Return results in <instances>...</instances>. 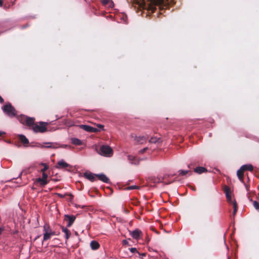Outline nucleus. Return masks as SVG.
Segmentation results:
<instances>
[{"mask_svg": "<svg viewBox=\"0 0 259 259\" xmlns=\"http://www.w3.org/2000/svg\"><path fill=\"white\" fill-rule=\"evenodd\" d=\"M4 230V228H2L0 227V235L2 234V232Z\"/></svg>", "mask_w": 259, "mask_h": 259, "instance_id": "obj_38", "label": "nucleus"}, {"mask_svg": "<svg viewBox=\"0 0 259 259\" xmlns=\"http://www.w3.org/2000/svg\"><path fill=\"white\" fill-rule=\"evenodd\" d=\"M62 147H67V145H64V146H61Z\"/></svg>", "mask_w": 259, "mask_h": 259, "instance_id": "obj_40", "label": "nucleus"}, {"mask_svg": "<svg viewBox=\"0 0 259 259\" xmlns=\"http://www.w3.org/2000/svg\"><path fill=\"white\" fill-rule=\"evenodd\" d=\"M224 191H225L228 202H229L230 204L232 203V202L234 201L235 200H233L232 199V197H231L232 193H231L230 188L229 187L226 186L224 187Z\"/></svg>", "mask_w": 259, "mask_h": 259, "instance_id": "obj_8", "label": "nucleus"}, {"mask_svg": "<svg viewBox=\"0 0 259 259\" xmlns=\"http://www.w3.org/2000/svg\"><path fill=\"white\" fill-rule=\"evenodd\" d=\"M188 167H189V168H190V167H191V165H190H190H188Z\"/></svg>", "mask_w": 259, "mask_h": 259, "instance_id": "obj_42", "label": "nucleus"}, {"mask_svg": "<svg viewBox=\"0 0 259 259\" xmlns=\"http://www.w3.org/2000/svg\"><path fill=\"white\" fill-rule=\"evenodd\" d=\"M130 234L133 238L135 239H138L142 234V232L138 229H136L132 232H131Z\"/></svg>", "mask_w": 259, "mask_h": 259, "instance_id": "obj_13", "label": "nucleus"}, {"mask_svg": "<svg viewBox=\"0 0 259 259\" xmlns=\"http://www.w3.org/2000/svg\"><path fill=\"white\" fill-rule=\"evenodd\" d=\"M130 250L132 253L137 252L139 253V252L137 251V249L135 247H132L130 249Z\"/></svg>", "mask_w": 259, "mask_h": 259, "instance_id": "obj_30", "label": "nucleus"}, {"mask_svg": "<svg viewBox=\"0 0 259 259\" xmlns=\"http://www.w3.org/2000/svg\"><path fill=\"white\" fill-rule=\"evenodd\" d=\"M137 188H138V187L137 186L134 185V186H131L128 187L127 188V190H133V189H136Z\"/></svg>", "mask_w": 259, "mask_h": 259, "instance_id": "obj_31", "label": "nucleus"}, {"mask_svg": "<svg viewBox=\"0 0 259 259\" xmlns=\"http://www.w3.org/2000/svg\"><path fill=\"white\" fill-rule=\"evenodd\" d=\"M71 143L75 145H81L82 144L81 140L77 138H72Z\"/></svg>", "mask_w": 259, "mask_h": 259, "instance_id": "obj_24", "label": "nucleus"}, {"mask_svg": "<svg viewBox=\"0 0 259 259\" xmlns=\"http://www.w3.org/2000/svg\"><path fill=\"white\" fill-rule=\"evenodd\" d=\"M90 246L93 250H96L99 248L100 244L97 241H92L90 243Z\"/></svg>", "mask_w": 259, "mask_h": 259, "instance_id": "obj_18", "label": "nucleus"}, {"mask_svg": "<svg viewBox=\"0 0 259 259\" xmlns=\"http://www.w3.org/2000/svg\"><path fill=\"white\" fill-rule=\"evenodd\" d=\"M40 165H42L44 166V168L42 169H41V171L42 172H46V171L48 169L49 166V165L46 164V163H41L40 164Z\"/></svg>", "mask_w": 259, "mask_h": 259, "instance_id": "obj_27", "label": "nucleus"}, {"mask_svg": "<svg viewBox=\"0 0 259 259\" xmlns=\"http://www.w3.org/2000/svg\"><path fill=\"white\" fill-rule=\"evenodd\" d=\"M241 167H242V168L243 169L244 171L245 170H249V171H251L253 170V169L252 165L251 164L243 165Z\"/></svg>", "mask_w": 259, "mask_h": 259, "instance_id": "obj_23", "label": "nucleus"}, {"mask_svg": "<svg viewBox=\"0 0 259 259\" xmlns=\"http://www.w3.org/2000/svg\"><path fill=\"white\" fill-rule=\"evenodd\" d=\"M62 232L64 233L65 235L66 239H68L71 235L70 231L68 229L64 227H62Z\"/></svg>", "mask_w": 259, "mask_h": 259, "instance_id": "obj_22", "label": "nucleus"}, {"mask_svg": "<svg viewBox=\"0 0 259 259\" xmlns=\"http://www.w3.org/2000/svg\"><path fill=\"white\" fill-rule=\"evenodd\" d=\"M22 175V172H21L19 175V177Z\"/></svg>", "mask_w": 259, "mask_h": 259, "instance_id": "obj_44", "label": "nucleus"}, {"mask_svg": "<svg viewBox=\"0 0 259 259\" xmlns=\"http://www.w3.org/2000/svg\"><path fill=\"white\" fill-rule=\"evenodd\" d=\"M97 151L98 154L105 157H111L113 154L112 149L108 145H102Z\"/></svg>", "mask_w": 259, "mask_h": 259, "instance_id": "obj_2", "label": "nucleus"}, {"mask_svg": "<svg viewBox=\"0 0 259 259\" xmlns=\"http://www.w3.org/2000/svg\"><path fill=\"white\" fill-rule=\"evenodd\" d=\"M145 253H143V254H142V256H145Z\"/></svg>", "mask_w": 259, "mask_h": 259, "instance_id": "obj_41", "label": "nucleus"}, {"mask_svg": "<svg viewBox=\"0 0 259 259\" xmlns=\"http://www.w3.org/2000/svg\"><path fill=\"white\" fill-rule=\"evenodd\" d=\"M3 4V2L2 0H0V7H2Z\"/></svg>", "mask_w": 259, "mask_h": 259, "instance_id": "obj_39", "label": "nucleus"}, {"mask_svg": "<svg viewBox=\"0 0 259 259\" xmlns=\"http://www.w3.org/2000/svg\"><path fill=\"white\" fill-rule=\"evenodd\" d=\"M140 7L147 9L148 11L153 12L155 6H157L161 9L162 7H166L167 4H169V2H166L164 0H135Z\"/></svg>", "mask_w": 259, "mask_h": 259, "instance_id": "obj_1", "label": "nucleus"}, {"mask_svg": "<svg viewBox=\"0 0 259 259\" xmlns=\"http://www.w3.org/2000/svg\"><path fill=\"white\" fill-rule=\"evenodd\" d=\"M147 139V136H138L135 138V141L138 144H143L146 142Z\"/></svg>", "mask_w": 259, "mask_h": 259, "instance_id": "obj_14", "label": "nucleus"}, {"mask_svg": "<svg viewBox=\"0 0 259 259\" xmlns=\"http://www.w3.org/2000/svg\"><path fill=\"white\" fill-rule=\"evenodd\" d=\"M48 175L46 172H42V178H39L36 181L39 183L41 186H45L48 183Z\"/></svg>", "mask_w": 259, "mask_h": 259, "instance_id": "obj_6", "label": "nucleus"}, {"mask_svg": "<svg viewBox=\"0 0 259 259\" xmlns=\"http://www.w3.org/2000/svg\"><path fill=\"white\" fill-rule=\"evenodd\" d=\"M68 167H70V165L65 162L63 160L58 161L56 165V167L57 168H65Z\"/></svg>", "mask_w": 259, "mask_h": 259, "instance_id": "obj_11", "label": "nucleus"}, {"mask_svg": "<svg viewBox=\"0 0 259 259\" xmlns=\"http://www.w3.org/2000/svg\"><path fill=\"white\" fill-rule=\"evenodd\" d=\"M4 134H5L4 132L0 131V136H3Z\"/></svg>", "mask_w": 259, "mask_h": 259, "instance_id": "obj_36", "label": "nucleus"}, {"mask_svg": "<svg viewBox=\"0 0 259 259\" xmlns=\"http://www.w3.org/2000/svg\"><path fill=\"white\" fill-rule=\"evenodd\" d=\"M43 230L44 233L42 244H43V242L50 239L52 236L55 235V232L51 229L48 224L44 225Z\"/></svg>", "mask_w": 259, "mask_h": 259, "instance_id": "obj_3", "label": "nucleus"}, {"mask_svg": "<svg viewBox=\"0 0 259 259\" xmlns=\"http://www.w3.org/2000/svg\"><path fill=\"white\" fill-rule=\"evenodd\" d=\"M44 144H46V146H45L44 144H37V145L36 146L38 147L39 148H53L56 149L59 147L58 144L57 143H52V142H47L45 143Z\"/></svg>", "mask_w": 259, "mask_h": 259, "instance_id": "obj_7", "label": "nucleus"}, {"mask_svg": "<svg viewBox=\"0 0 259 259\" xmlns=\"http://www.w3.org/2000/svg\"><path fill=\"white\" fill-rule=\"evenodd\" d=\"M46 122H40L39 124H35L32 126V130L35 133H44L47 131Z\"/></svg>", "mask_w": 259, "mask_h": 259, "instance_id": "obj_5", "label": "nucleus"}, {"mask_svg": "<svg viewBox=\"0 0 259 259\" xmlns=\"http://www.w3.org/2000/svg\"><path fill=\"white\" fill-rule=\"evenodd\" d=\"M59 196H60V197H62V195H61V194H59Z\"/></svg>", "mask_w": 259, "mask_h": 259, "instance_id": "obj_43", "label": "nucleus"}, {"mask_svg": "<svg viewBox=\"0 0 259 259\" xmlns=\"http://www.w3.org/2000/svg\"><path fill=\"white\" fill-rule=\"evenodd\" d=\"M84 177L89 180L94 182L96 180L97 175L94 174L91 172H85L83 174Z\"/></svg>", "mask_w": 259, "mask_h": 259, "instance_id": "obj_10", "label": "nucleus"}, {"mask_svg": "<svg viewBox=\"0 0 259 259\" xmlns=\"http://www.w3.org/2000/svg\"><path fill=\"white\" fill-rule=\"evenodd\" d=\"M80 127L84 131L89 132L95 133L98 131V129L96 128L87 125H81Z\"/></svg>", "mask_w": 259, "mask_h": 259, "instance_id": "obj_12", "label": "nucleus"}, {"mask_svg": "<svg viewBox=\"0 0 259 259\" xmlns=\"http://www.w3.org/2000/svg\"><path fill=\"white\" fill-rule=\"evenodd\" d=\"M26 121L25 122V124L27 125L28 126H32V127L33 125L34 124H35L34 123V119L33 118L27 117V119H26Z\"/></svg>", "mask_w": 259, "mask_h": 259, "instance_id": "obj_19", "label": "nucleus"}, {"mask_svg": "<svg viewBox=\"0 0 259 259\" xmlns=\"http://www.w3.org/2000/svg\"><path fill=\"white\" fill-rule=\"evenodd\" d=\"M253 205L254 206V207L257 210L259 211V203L256 201H254L253 202Z\"/></svg>", "mask_w": 259, "mask_h": 259, "instance_id": "obj_29", "label": "nucleus"}, {"mask_svg": "<svg viewBox=\"0 0 259 259\" xmlns=\"http://www.w3.org/2000/svg\"><path fill=\"white\" fill-rule=\"evenodd\" d=\"M148 150V148H144L140 151V153H144L146 150Z\"/></svg>", "mask_w": 259, "mask_h": 259, "instance_id": "obj_33", "label": "nucleus"}, {"mask_svg": "<svg viewBox=\"0 0 259 259\" xmlns=\"http://www.w3.org/2000/svg\"><path fill=\"white\" fill-rule=\"evenodd\" d=\"M122 243H123V244H125V245H128V242L126 240H123L122 241Z\"/></svg>", "mask_w": 259, "mask_h": 259, "instance_id": "obj_34", "label": "nucleus"}, {"mask_svg": "<svg viewBox=\"0 0 259 259\" xmlns=\"http://www.w3.org/2000/svg\"><path fill=\"white\" fill-rule=\"evenodd\" d=\"M231 204L233 205V215L234 216L236 214L237 211V204L236 201H233Z\"/></svg>", "mask_w": 259, "mask_h": 259, "instance_id": "obj_25", "label": "nucleus"}, {"mask_svg": "<svg viewBox=\"0 0 259 259\" xmlns=\"http://www.w3.org/2000/svg\"><path fill=\"white\" fill-rule=\"evenodd\" d=\"M75 220V217L73 215H67V214L65 215L64 220L68 222L67 226L68 227H70L72 225V224L74 222Z\"/></svg>", "mask_w": 259, "mask_h": 259, "instance_id": "obj_9", "label": "nucleus"}, {"mask_svg": "<svg viewBox=\"0 0 259 259\" xmlns=\"http://www.w3.org/2000/svg\"><path fill=\"white\" fill-rule=\"evenodd\" d=\"M237 175L239 180L242 183H244V181H243L244 171H243V169L242 168V167H241L240 168V169L238 170Z\"/></svg>", "mask_w": 259, "mask_h": 259, "instance_id": "obj_15", "label": "nucleus"}, {"mask_svg": "<svg viewBox=\"0 0 259 259\" xmlns=\"http://www.w3.org/2000/svg\"><path fill=\"white\" fill-rule=\"evenodd\" d=\"M128 159L132 164H138L139 161L136 159L135 156L132 155L128 156Z\"/></svg>", "mask_w": 259, "mask_h": 259, "instance_id": "obj_20", "label": "nucleus"}, {"mask_svg": "<svg viewBox=\"0 0 259 259\" xmlns=\"http://www.w3.org/2000/svg\"><path fill=\"white\" fill-rule=\"evenodd\" d=\"M19 140L21 141V142L23 144L27 145L29 143L28 140L24 135H20L19 136Z\"/></svg>", "mask_w": 259, "mask_h": 259, "instance_id": "obj_21", "label": "nucleus"}, {"mask_svg": "<svg viewBox=\"0 0 259 259\" xmlns=\"http://www.w3.org/2000/svg\"><path fill=\"white\" fill-rule=\"evenodd\" d=\"M109 1H110V0H104V1H103V3H104V4H107V3L109 2Z\"/></svg>", "mask_w": 259, "mask_h": 259, "instance_id": "obj_37", "label": "nucleus"}, {"mask_svg": "<svg viewBox=\"0 0 259 259\" xmlns=\"http://www.w3.org/2000/svg\"><path fill=\"white\" fill-rule=\"evenodd\" d=\"M97 178L104 183H108L109 182V179L104 174L97 175Z\"/></svg>", "mask_w": 259, "mask_h": 259, "instance_id": "obj_16", "label": "nucleus"}, {"mask_svg": "<svg viewBox=\"0 0 259 259\" xmlns=\"http://www.w3.org/2000/svg\"><path fill=\"white\" fill-rule=\"evenodd\" d=\"M194 171L197 174H201L202 173L206 172L207 171V169L204 167L199 166L194 168Z\"/></svg>", "mask_w": 259, "mask_h": 259, "instance_id": "obj_17", "label": "nucleus"}, {"mask_svg": "<svg viewBox=\"0 0 259 259\" xmlns=\"http://www.w3.org/2000/svg\"><path fill=\"white\" fill-rule=\"evenodd\" d=\"M27 117L24 115H22L18 117V120L20 121L21 123L22 124H25V122L26 121Z\"/></svg>", "mask_w": 259, "mask_h": 259, "instance_id": "obj_26", "label": "nucleus"}, {"mask_svg": "<svg viewBox=\"0 0 259 259\" xmlns=\"http://www.w3.org/2000/svg\"><path fill=\"white\" fill-rule=\"evenodd\" d=\"M179 174L182 176H184L188 174V172L191 173V172L189 170H179Z\"/></svg>", "mask_w": 259, "mask_h": 259, "instance_id": "obj_28", "label": "nucleus"}, {"mask_svg": "<svg viewBox=\"0 0 259 259\" xmlns=\"http://www.w3.org/2000/svg\"><path fill=\"white\" fill-rule=\"evenodd\" d=\"M4 99L3 98L0 96V103H3L4 102Z\"/></svg>", "mask_w": 259, "mask_h": 259, "instance_id": "obj_35", "label": "nucleus"}, {"mask_svg": "<svg viewBox=\"0 0 259 259\" xmlns=\"http://www.w3.org/2000/svg\"><path fill=\"white\" fill-rule=\"evenodd\" d=\"M156 142H157V139L155 138H151L149 140V142L150 143H156Z\"/></svg>", "mask_w": 259, "mask_h": 259, "instance_id": "obj_32", "label": "nucleus"}, {"mask_svg": "<svg viewBox=\"0 0 259 259\" xmlns=\"http://www.w3.org/2000/svg\"><path fill=\"white\" fill-rule=\"evenodd\" d=\"M3 111L9 117H13L16 115L17 113L15 109L11 105L8 103L6 104L2 107Z\"/></svg>", "mask_w": 259, "mask_h": 259, "instance_id": "obj_4", "label": "nucleus"}]
</instances>
